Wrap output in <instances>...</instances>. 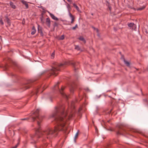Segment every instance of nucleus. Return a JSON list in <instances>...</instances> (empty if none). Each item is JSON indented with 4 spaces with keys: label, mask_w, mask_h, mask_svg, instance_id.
<instances>
[{
    "label": "nucleus",
    "mask_w": 148,
    "mask_h": 148,
    "mask_svg": "<svg viewBox=\"0 0 148 148\" xmlns=\"http://www.w3.org/2000/svg\"><path fill=\"white\" fill-rule=\"evenodd\" d=\"M96 31V32L97 33H98L99 32V30L97 28V29H95Z\"/></svg>",
    "instance_id": "29"
},
{
    "label": "nucleus",
    "mask_w": 148,
    "mask_h": 148,
    "mask_svg": "<svg viewBox=\"0 0 148 148\" xmlns=\"http://www.w3.org/2000/svg\"><path fill=\"white\" fill-rule=\"evenodd\" d=\"M69 64L72 65L75 71L78 68V66H77L78 64L72 61L65 62L64 64H60L57 62H55L53 65L52 69L50 71L51 75L55 76L57 75L58 74V72L60 71V68L63 67L64 65Z\"/></svg>",
    "instance_id": "2"
},
{
    "label": "nucleus",
    "mask_w": 148,
    "mask_h": 148,
    "mask_svg": "<svg viewBox=\"0 0 148 148\" xmlns=\"http://www.w3.org/2000/svg\"><path fill=\"white\" fill-rule=\"evenodd\" d=\"M67 7L68 8L70 7V5L69 4H68V5H67Z\"/></svg>",
    "instance_id": "31"
},
{
    "label": "nucleus",
    "mask_w": 148,
    "mask_h": 148,
    "mask_svg": "<svg viewBox=\"0 0 148 148\" xmlns=\"http://www.w3.org/2000/svg\"><path fill=\"white\" fill-rule=\"evenodd\" d=\"M92 28H93L94 29H96V28H95V27H92Z\"/></svg>",
    "instance_id": "35"
},
{
    "label": "nucleus",
    "mask_w": 148,
    "mask_h": 148,
    "mask_svg": "<svg viewBox=\"0 0 148 148\" xmlns=\"http://www.w3.org/2000/svg\"><path fill=\"white\" fill-rule=\"evenodd\" d=\"M49 14L51 18L53 19L56 21H58V18L55 17L53 14L51 13H49Z\"/></svg>",
    "instance_id": "8"
},
{
    "label": "nucleus",
    "mask_w": 148,
    "mask_h": 148,
    "mask_svg": "<svg viewBox=\"0 0 148 148\" xmlns=\"http://www.w3.org/2000/svg\"><path fill=\"white\" fill-rule=\"evenodd\" d=\"M12 63H13V64L14 65H16V64L15 63V62H12Z\"/></svg>",
    "instance_id": "32"
},
{
    "label": "nucleus",
    "mask_w": 148,
    "mask_h": 148,
    "mask_svg": "<svg viewBox=\"0 0 148 148\" xmlns=\"http://www.w3.org/2000/svg\"><path fill=\"white\" fill-rule=\"evenodd\" d=\"M10 5L14 9H15L16 8V6L14 5L13 3L12 2H10Z\"/></svg>",
    "instance_id": "14"
},
{
    "label": "nucleus",
    "mask_w": 148,
    "mask_h": 148,
    "mask_svg": "<svg viewBox=\"0 0 148 148\" xmlns=\"http://www.w3.org/2000/svg\"><path fill=\"white\" fill-rule=\"evenodd\" d=\"M79 40L82 41L84 43L86 42V41L84 38L82 36H80L78 38Z\"/></svg>",
    "instance_id": "11"
},
{
    "label": "nucleus",
    "mask_w": 148,
    "mask_h": 148,
    "mask_svg": "<svg viewBox=\"0 0 148 148\" xmlns=\"http://www.w3.org/2000/svg\"><path fill=\"white\" fill-rule=\"evenodd\" d=\"M50 99L51 100V99Z\"/></svg>",
    "instance_id": "36"
},
{
    "label": "nucleus",
    "mask_w": 148,
    "mask_h": 148,
    "mask_svg": "<svg viewBox=\"0 0 148 148\" xmlns=\"http://www.w3.org/2000/svg\"><path fill=\"white\" fill-rule=\"evenodd\" d=\"M73 6L78 11H79V7L77 6L75 3H74L73 4Z\"/></svg>",
    "instance_id": "16"
},
{
    "label": "nucleus",
    "mask_w": 148,
    "mask_h": 148,
    "mask_svg": "<svg viewBox=\"0 0 148 148\" xmlns=\"http://www.w3.org/2000/svg\"><path fill=\"white\" fill-rule=\"evenodd\" d=\"M145 8V7L140 8H138V10H143V9H144Z\"/></svg>",
    "instance_id": "27"
},
{
    "label": "nucleus",
    "mask_w": 148,
    "mask_h": 148,
    "mask_svg": "<svg viewBox=\"0 0 148 148\" xmlns=\"http://www.w3.org/2000/svg\"><path fill=\"white\" fill-rule=\"evenodd\" d=\"M75 49L77 50H80L81 49L79 47L78 45L75 46Z\"/></svg>",
    "instance_id": "20"
},
{
    "label": "nucleus",
    "mask_w": 148,
    "mask_h": 148,
    "mask_svg": "<svg viewBox=\"0 0 148 148\" xmlns=\"http://www.w3.org/2000/svg\"><path fill=\"white\" fill-rule=\"evenodd\" d=\"M58 23L56 22H55L53 25V26L54 28H55V27H58Z\"/></svg>",
    "instance_id": "22"
},
{
    "label": "nucleus",
    "mask_w": 148,
    "mask_h": 148,
    "mask_svg": "<svg viewBox=\"0 0 148 148\" xmlns=\"http://www.w3.org/2000/svg\"><path fill=\"white\" fill-rule=\"evenodd\" d=\"M5 17L6 18V21L8 25H10V19L9 18H8V16H5Z\"/></svg>",
    "instance_id": "12"
},
{
    "label": "nucleus",
    "mask_w": 148,
    "mask_h": 148,
    "mask_svg": "<svg viewBox=\"0 0 148 148\" xmlns=\"http://www.w3.org/2000/svg\"><path fill=\"white\" fill-rule=\"evenodd\" d=\"M59 84V82H58L56 84H55L54 86V87L53 88V90H55L56 91L59 90L62 95L64 97L67 99L68 98V96L62 92L63 90L65 88V87L64 86H62L60 90L58 88V85Z\"/></svg>",
    "instance_id": "3"
},
{
    "label": "nucleus",
    "mask_w": 148,
    "mask_h": 148,
    "mask_svg": "<svg viewBox=\"0 0 148 148\" xmlns=\"http://www.w3.org/2000/svg\"><path fill=\"white\" fill-rule=\"evenodd\" d=\"M39 110L38 109L35 112H33V115L32 118V120L34 121L36 118H38L39 120H40V116L39 115Z\"/></svg>",
    "instance_id": "4"
},
{
    "label": "nucleus",
    "mask_w": 148,
    "mask_h": 148,
    "mask_svg": "<svg viewBox=\"0 0 148 148\" xmlns=\"http://www.w3.org/2000/svg\"><path fill=\"white\" fill-rule=\"evenodd\" d=\"M124 61L126 65L127 66H130V64L129 62L125 60V59H124Z\"/></svg>",
    "instance_id": "15"
},
{
    "label": "nucleus",
    "mask_w": 148,
    "mask_h": 148,
    "mask_svg": "<svg viewBox=\"0 0 148 148\" xmlns=\"http://www.w3.org/2000/svg\"><path fill=\"white\" fill-rule=\"evenodd\" d=\"M32 82V81L29 80L24 84L23 86V88L24 90L29 88L31 86L30 84Z\"/></svg>",
    "instance_id": "5"
},
{
    "label": "nucleus",
    "mask_w": 148,
    "mask_h": 148,
    "mask_svg": "<svg viewBox=\"0 0 148 148\" xmlns=\"http://www.w3.org/2000/svg\"><path fill=\"white\" fill-rule=\"evenodd\" d=\"M40 86H39L38 87V88L37 89L36 91L37 92H42L43 91V90H41V89H40Z\"/></svg>",
    "instance_id": "19"
},
{
    "label": "nucleus",
    "mask_w": 148,
    "mask_h": 148,
    "mask_svg": "<svg viewBox=\"0 0 148 148\" xmlns=\"http://www.w3.org/2000/svg\"><path fill=\"white\" fill-rule=\"evenodd\" d=\"M67 1L69 2H71L72 1V0H67Z\"/></svg>",
    "instance_id": "34"
},
{
    "label": "nucleus",
    "mask_w": 148,
    "mask_h": 148,
    "mask_svg": "<svg viewBox=\"0 0 148 148\" xmlns=\"http://www.w3.org/2000/svg\"><path fill=\"white\" fill-rule=\"evenodd\" d=\"M124 131V130H123L120 129L117 132V135L123 134H124L123 133V131Z\"/></svg>",
    "instance_id": "9"
},
{
    "label": "nucleus",
    "mask_w": 148,
    "mask_h": 148,
    "mask_svg": "<svg viewBox=\"0 0 148 148\" xmlns=\"http://www.w3.org/2000/svg\"><path fill=\"white\" fill-rule=\"evenodd\" d=\"M74 108L73 102L71 103L70 107L66 111L64 110V106L56 107L55 112L51 116V117L54 118V122L56 124L53 130L48 128L42 132L40 129V122L38 121V128L36 130V134L31 137L32 140L34 141V142L31 143H35L37 139L40 137L39 135L40 134L43 135L47 138L50 139L54 136L55 135H56L58 131L63 130L65 132L67 130V127H64L66 122L73 116Z\"/></svg>",
    "instance_id": "1"
},
{
    "label": "nucleus",
    "mask_w": 148,
    "mask_h": 148,
    "mask_svg": "<svg viewBox=\"0 0 148 148\" xmlns=\"http://www.w3.org/2000/svg\"><path fill=\"white\" fill-rule=\"evenodd\" d=\"M46 22L47 25L49 28H50L51 26V21L49 18H46Z\"/></svg>",
    "instance_id": "6"
},
{
    "label": "nucleus",
    "mask_w": 148,
    "mask_h": 148,
    "mask_svg": "<svg viewBox=\"0 0 148 148\" xmlns=\"http://www.w3.org/2000/svg\"><path fill=\"white\" fill-rule=\"evenodd\" d=\"M18 143L16 145L15 147H13L12 148H16L17 147V145Z\"/></svg>",
    "instance_id": "30"
},
{
    "label": "nucleus",
    "mask_w": 148,
    "mask_h": 148,
    "mask_svg": "<svg viewBox=\"0 0 148 148\" xmlns=\"http://www.w3.org/2000/svg\"><path fill=\"white\" fill-rule=\"evenodd\" d=\"M38 30L39 33H42V30L41 29V27H39V26H38Z\"/></svg>",
    "instance_id": "21"
},
{
    "label": "nucleus",
    "mask_w": 148,
    "mask_h": 148,
    "mask_svg": "<svg viewBox=\"0 0 148 148\" xmlns=\"http://www.w3.org/2000/svg\"><path fill=\"white\" fill-rule=\"evenodd\" d=\"M0 23L2 25H3L4 24V23L2 21V20L1 19L0 20Z\"/></svg>",
    "instance_id": "28"
},
{
    "label": "nucleus",
    "mask_w": 148,
    "mask_h": 148,
    "mask_svg": "<svg viewBox=\"0 0 148 148\" xmlns=\"http://www.w3.org/2000/svg\"><path fill=\"white\" fill-rule=\"evenodd\" d=\"M78 132H79L78 131L76 134L75 136V139L77 137L78 134Z\"/></svg>",
    "instance_id": "25"
},
{
    "label": "nucleus",
    "mask_w": 148,
    "mask_h": 148,
    "mask_svg": "<svg viewBox=\"0 0 148 148\" xmlns=\"http://www.w3.org/2000/svg\"><path fill=\"white\" fill-rule=\"evenodd\" d=\"M36 32L35 28L34 26H33L32 28V31L31 32V34L32 35H34L35 34Z\"/></svg>",
    "instance_id": "13"
},
{
    "label": "nucleus",
    "mask_w": 148,
    "mask_h": 148,
    "mask_svg": "<svg viewBox=\"0 0 148 148\" xmlns=\"http://www.w3.org/2000/svg\"><path fill=\"white\" fill-rule=\"evenodd\" d=\"M55 56V53L54 52H53L51 54V58L52 59H53L54 57Z\"/></svg>",
    "instance_id": "24"
},
{
    "label": "nucleus",
    "mask_w": 148,
    "mask_h": 148,
    "mask_svg": "<svg viewBox=\"0 0 148 148\" xmlns=\"http://www.w3.org/2000/svg\"><path fill=\"white\" fill-rule=\"evenodd\" d=\"M26 119V118H24V119H21V120H26V119Z\"/></svg>",
    "instance_id": "33"
},
{
    "label": "nucleus",
    "mask_w": 148,
    "mask_h": 148,
    "mask_svg": "<svg viewBox=\"0 0 148 148\" xmlns=\"http://www.w3.org/2000/svg\"><path fill=\"white\" fill-rule=\"evenodd\" d=\"M22 3L24 4L25 5L26 8H28V4L25 1H22Z\"/></svg>",
    "instance_id": "17"
},
{
    "label": "nucleus",
    "mask_w": 148,
    "mask_h": 148,
    "mask_svg": "<svg viewBox=\"0 0 148 148\" xmlns=\"http://www.w3.org/2000/svg\"><path fill=\"white\" fill-rule=\"evenodd\" d=\"M75 85L74 84L72 85L70 88V91L71 92H73L75 88Z\"/></svg>",
    "instance_id": "10"
},
{
    "label": "nucleus",
    "mask_w": 148,
    "mask_h": 148,
    "mask_svg": "<svg viewBox=\"0 0 148 148\" xmlns=\"http://www.w3.org/2000/svg\"><path fill=\"white\" fill-rule=\"evenodd\" d=\"M64 38V35H62L60 38L59 39L61 40H63Z\"/></svg>",
    "instance_id": "26"
},
{
    "label": "nucleus",
    "mask_w": 148,
    "mask_h": 148,
    "mask_svg": "<svg viewBox=\"0 0 148 148\" xmlns=\"http://www.w3.org/2000/svg\"><path fill=\"white\" fill-rule=\"evenodd\" d=\"M78 25L77 24H76L75 26L73 27L72 29L73 30H75L76 28H77Z\"/></svg>",
    "instance_id": "23"
},
{
    "label": "nucleus",
    "mask_w": 148,
    "mask_h": 148,
    "mask_svg": "<svg viewBox=\"0 0 148 148\" xmlns=\"http://www.w3.org/2000/svg\"><path fill=\"white\" fill-rule=\"evenodd\" d=\"M69 15L70 17L71 18V23H73L74 22L75 18L69 11Z\"/></svg>",
    "instance_id": "7"
},
{
    "label": "nucleus",
    "mask_w": 148,
    "mask_h": 148,
    "mask_svg": "<svg viewBox=\"0 0 148 148\" xmlns=\"http://www.w3.org/2000/svg\"><path fill=\"white\" fill-rule=\"evenodd\" d=\"M128 26L130 27H132L135 25L133 23H130L128 24Z\"/></svg>",
    "instance_id": "18"
}]
</instances>
